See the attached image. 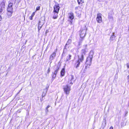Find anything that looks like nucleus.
Listing matches in <instances>:
<instances>
[{"mask_svg": "<svg viewBox=\"0 0 129 129\" xmlns=\"http://www.w3.org/2000/svg\"><path fill=\"white\" fill-rule=\"evenodd\" d=\"M71 42H72V40L71 39H69L68 42H67L65 46L66 47L67 46V45H69L71 43Z\"/></svg>", "mask_w": 129, "mask_h": 129, "instance_id": "obj_17", "label": "nucleus"}, {"mask_svg": "<svg viewBox=\"0 0 129 129\" xmlns=\"http://www.w3.org/2000/svg\"><path fill=\"white\" fill-rule=\"evenodd\" d=\"M57 51V49H56V51L54 52L50 56L49 60H51L54 59L55 57L56 56V52Z\"/></svg>", "mask_w": 129, "mask_h": 129, "instance_id": "obj_7", "label": "nucleus"}, {"mask_svg": "<svg viewBox=\"0 0 129 129\" xmlns=\"http://www.w3.org/2000/svg\"><path fill=\"white\" fill-rule=\"evenodd\" d=\"M65 69L64 68H63L61 72V75L62 76H64L65 73Z\"/></svg>", "mask_w": 129, "mask_h": 129, "instance_id": "obj_15", "label": "nucleus"}, {"mask_svg": "<svg viewBox=\"0 0 129 129\" xmlns=\"http://www.w3.org/2000/svg\"><path fill=\"white\" fill-rule=\"evenodd\" d=\"M45 112H46V113H48V109H46V110H45Z\"/></svg>", "mask_w": 129, "mask_h": 129, "instance_id": "obj_28", "label": "nucleus"}, {"mask_svg": "<svg viewBox=\"0 0 129 129\" xmlns=\"http://www.w3.org/2000/svg\"><path fill=\"white\" fill-rule=\"evenodd\" d=\"M93 51L91 50L90 53V55L87 57L86 63L87 65L90 66L91 64V62L93 57Z\"/></svg>", "mask_w": 129, "mask_h": 129, "instance_id": "obj_2", "label": "nucleus"}, {"mask_svg": "<svg viewBox=\"0 0 129 129\" xmlns=\"http://www.w3.org/2000/svg\"><path fill=\"white\" fill-rule=\"evenodd\" d=\"M77 1L79 4H82L84 3V1L82 0H78Z\"/></svg>", "mask_w": 129, "mask_h": 129, "instance_id": "obj_18", "label": "nucleus"}, {"mask_svg": "<svg viewBox=\"0 0 129 129\" xmlns=\"http://www.w3.org/2000/svg\"><path fill=\"white\" fill-rule=\"evenodd\" d=\"M33 17H32L31 16L30 17V19L31 20H32V19H33Z\"/></svg>", "mask_w": 129, "mask_h": 129, "instance_id": "obj_30", "label": "nucleus"}, {"mask_svg": "<svg viewBox=\"0 0 129 129\" xmlns=\"http://www.w3.org/2000/svg\"><path fill=\"white\" fill-rule=\"evenodd\" d=\"M35 12H33L32 14L31 15V16L32 17H33L35 14Z\"/></svg>", "mask_w": 129, "mask_h": 129, "instance_id": "obj_26", "label": "nucleus"}, {"mask_svg": "<svg viewBox=\"0 0 129 129\" xmlns=\"http://www.w3.org/2000/svg\"><path fill=\"white\" fill-rule=\"evenodd\" d=\"M68 77V83L69 85H71L73 84L74 82V76L72 75H70Z\"/></svg>", "mask_w": 129, "mask_h": 129, "instance_id": "obj_4", "label": "nucleus"}, {"mask_svg": "<svg viewBox=\"0 0 129 129\" xmlns=\"http://www.w3.org/2000/svg\"><path fill=\"white\" fill-rule=\"evenodd\" d=\"M2 20V18L1 15H0V21H1Z\"/></svg>", "mask_w": 129, "mask_h": 129, "instance_id": "obj_33", "label": "nucleus"}, {"mask_svg": "<svg viewBox=\"0 0 129 129\" xmlns=\"http://www.w3.org/2000/svg\"><path fill=\"white\" fill-rule=\"evenodd\" d=\"M96 20L98 23H101L102 22V14H101L99 13L97 14Z\"/></svg>", "mask_w": 129, "mask_h": 129, "instance_id": "obj_5", "label": "nucleus"}, {"mask_svg": "<svg viewBox=\"0 0 129 129\" xmlns=\"http://www.w3.org/2000/svg\"><path fill=\"white\" fill-rule=\"evenodd\" d=\"M44 25V23H42L40 21L39 22L38 26V28L39 32L40 30L41 29L42 26Z\"/></svg>", "mask_w": 129, "mask_h": 129, "instance_id": "obj_14", "label": "nucleus"}, {"mask_svg": "<svg viewBox=\"0 0 129 129\" xmlns=\"http://www.w3.org/2000/svg\"><path fill=\"white\" fill-rule=\"evenodd\" d=\"M56 77V75H55V74H54L52 76V78L53 79H54Z\"/></svg>", "mask_w": 129, "mask_h": 129, "instance_id": "obj_25", "label": "nucleus"}, {"mask_svg": "<svg viewBox=\"0 0 129 129\" xmlns=\"http://www.w3.org/2000/svg\"><path fill=\"white\" fill-rule=\"evenodd\" d=\"M115 38V36L114 35V34H113V35L112 36L110 37V41H112L114 40Z\"/></svg>", "mask_w": 129, "mask_h": 129, "instance_id": "obj_16", "label": "nucleus"}, {"mask_svg": "<svg viewBox=\"0 0 129 129\" xmlns=\"http://www.w3.org/2000/svg\"><path fill=\"white\" fill-rule=\"evenodd\" d=\"M71 56L70 55H69L67 57V58H66L67 61H68L71 59Z\"/></svg>", "mask_w": 129, "mask_h": 129, "instance_id": "obj_21", "label": "nucleus"}, {"mask_svg": "<svg viewBox=\"0 0 129 129\" xmlns=\"http://www.w3.org/2000/svg\"><path fill=\"white\" fill-rule=\"evenodd\" d=\"M13 5L12 3H9L7 8V10L13 11V8L12 7Z\"/></svg>", "mask_w": 129, "mask_h": 129, "instance_id": "obj_12", "label": "nucleus"}, {"mask_svg": "<svg viewBox=\"0 0 129 129\" xmlns=\"http://www.w3.org/2000/svg\"><path fill=\"white\" fill-rule=\"evenodd\" d=\"M86 52V50L85 49H82L81 51V56H78V58H82L83 59V56L84 55H85V53Z\"/></svg>", "mask_w": 129, "mask_h": 129, "instance_id": "obj_11", "label": "nucleus"}, {"mask_svg": "<svg viewBox=\"0 0 129 129\" xmlns=\"http://www.w3.org/2000/svg\"><path fill=\"white\" fill-rule=\"evenodd\" d=\"M111 18H112V19H113L112 17H111Z\"/></svg>", "mask_w": 129, "mask_h": 129, "instance_id": "obj_37", "label": "nucleus"}, {"mask_svg": "<svg viewBox=\"0 0 129 129\" xmlns=\"http://www.w3.org/2000/svg\"><path fill=\"white\" fill-rule=\"evenodd\" d=\"M13 12V11L7 10V14L8 17H10L12 16Z\"/></svg>", "mask_w": 129, "mask_h": 129, "instance_id": "obj_13", "label": "nucleus"}, {"mask_svg": "<svg viewBox=\"0 0 129 129\" xmlns=\"http://www.w3.org/2000/svg\"><path fill=\"white\" fill-rule=\"evenodd\" d=\"M83 60V59L82 58H78V60L75 64L76 68H77L79 67L80 64V62H82Z\"/></svg>", "mask_w": 129, "mask_h": 129, "instance_id": "obj_9", "label": "nucleus"}, {"mask_svg": "<svg viewBox=\"0 0 129 129\" xmlns=\"http://www.w3.org/2000/svg\"><path fill=\"white\" fill-rule=\"evenodd\" d=\"M86 30L85 28H81L79 31L80 39L79 42V45L80 46L81 43V41L85 37L86 33Z\"/></svg>", "mask_w": 129, "mask_h": 129, "instance_id": "obj_1", "label": "nucleus"}, {"mask_svg": "<svg viewBox=\"0 0 129 129\" xmlns=\"http://www.w3.org/2000/svg\"><path fill=\"white\" fill-rule=\"evenodd\" d=\"M57 14L58 13H56V14H54V15L53 17V18L54 19H55L57 18L58 16Z\"/></svg>", "mask_w": 129, "mask_h": 129, "instance_id": "obj_19", "label": "nucleus"}, {"mask_svg": "<svg viewBox=\"0 0 129 129\" xmlns=\"http://www.w3.org/2000/svg\"><path fill=\"white\" fill-rule=\"evenodd\" d=\"M69 19L71 20L70 21V22L71 24H72V20L74 19V14L72 13H70L69 14Z\"/></svg>", "mask_w": 129, "mask_h": 129, "instance_id": "obj_10", "label": "nucleus"}, {"mask_svg": "<svg viewBox=\"0 0 129 129\" xmlns=\"http://www.w3.org/2000/svg\"><path fill=\"white\" fill-rule=\"evenodd\" d=\"M50 107V106L49 105H48V106H47V107L46 108V109H48V108H49V107Z\"/></svg>", "mask_w": 129, "mask_h": 129, "instance_id": "obj_31", "label": "nucleus"}, {"mask_svg": "<svg viewBox=\"0 0 129 129\" xmlns=\"http://www.w3.org/2000/svg\"><path fill=\"white\" fill-rule=\"evenodd\" d=\"M127 67L128 68H129V63H128L127 64Z\"/></svg>", "mask_w": 129, "mask_h": 129, "instance_id": "obj_29", "label": "nucleus"}, {"mask_svg": "<svg viewBox=\"0 0 129 129\" xmlns=\"http://www.w3.org/2000/svg\"><path fill=\"white\" fill-rule=\"evenodd\" d=\"M58 70H56L55 71L54 74H55V75H56V74H57V72H58Z\"/></svg>", "mask_w": 129, "mask_h": 129, "instance_id": "obj_24", "label": "nucleus"}, {"mask_svg": "<svg viewBox=\"0 0 129 129\" xmlns=\"http://www.w3.org/2000/svg\"><path fill=\"white\" fill-rule=\"evenodd\" d=\"M128 80L129 81V75L128 76Z\"/></svg>", "mask_w": 129, "mask_h": 129, "instance_id": "obj_34", "label": "nucleus"}, {"mask_svg": "<svg viewBox=\"0 0 129 129\" xmlns=\"http://www.w3.org/2000/svg\"><path fill=\"white\" fill-rule=\"evenodd\" d=\"M63 89L64 92L66 94L68 95L70 93V91L71 90V88L70 86H69L68 85H66L64 86Z\"/></svg>", "mask_w": 129, "mask_h": 129, "instance_id": "obj_3", "label": "nucleus"}, {"mask_svg": "<svg viewBox=\"0 0 129 129\" xmlns=\"http://www.w3.org/2000/svg\"><path fill=\"white\" fill-rule=\"evenodd\" d=\"M73 50H74V49H73V50H71V51L72 52H73Z\"/></svg>", "mask_w": 129, "mask_h": 129, "instance_id": "obj_36", "label": "nucleus"}, {"mask_svg": "<svg viewBox=\"0 0 129 129\" xmlns=\"http://www.w3.org/2000/svg\"><path fill=\"white\" fill-rule=\"evenodd\" d=\"M40 6H38V7H37L36 8V11H37L39 10L40 9Z\"/></svg>", "mask_w": 129, "mask_h": 129, "instance_id": "obj_23", "label": "nucleus"}, {"mask_svg": "<svg viewBox=\"0 0 129 129\" xmlns=\"http://www.w3.org/2000/svg\"><path fill=\"white\" fill-rule=\"evenodd\" d=\"M60 9V7L58 5H55L54 7L53 12L56 13H58Z\"/></svg>", "mask_w": 129, "mask_h": 129, "instance_id": "obj_8", "label": "nucleus"}, {"mask_svg": "<svg viewBox=\"0 0 129 129\" xmlns=\"http://www.w3.org/2000/svg\"><path fill=\"white\" fill-rule=\"evenodd\" d=\"M15 1L16 0H10L9 2L12 3L13 4L15 3Z\"/></svg>", "mask_w": 129, "mask_h": 129, "instance_id": "obj_22", "label": "nucleus"}, {"mask_svg": "<svg viewBox=\"0 0 129 129\" xmlns=\"http://www.w3.org/2000/svg\"><path fill=\"white\" fill-rule=\"evenodd\" d=\"M5 6V4L4 2H2L0 3V14L3 12Z\"/></svg>", "mask_w": 129, "mask_h": 129, "instance_id": "obj_6", "label": "nucleus"}, {"mask_svg": "<svg viewBox=\"0 0 129 129\" xmlns=\"http://www.w3.org/2000/svg\"><path fill=\"white\" fill-rule=\"evenodd\" d=\"M109 129H113V127L112 126H111L110 127Z\"/></svg>", "mask_w": 129, "mask_h": 129, "instance_id": "obj_32", "label": "nucleus"}, {"mask_svg": "<svg viewBox=\"0 0 129 129\" xmlns=\"http://www.w3.org/2000/svg\"><path fill=\"white\" fill-rule=\"evenodd\" d=\"M48 73H49V72H50V70H49V68L48 70Z\"/></svg>", "mask_w": 129, "mask_h": 129, "instance_id": "obj_35", "label": "nucleus"}, {"mask_svg": "<svg viewBox=\"0 0 129 129\" xmlns=\"http://www.w3.org/2000/svg\"><path fill=\"white\" fill-rule=\"evenodd\" d=\"M84 47L85 49H86L87 47V45H86L84 46Z\"/></svg>", "mask_w": 129, "mask_h": 129, "instance_id": "obj_27", "label": "nucleus"}, {"mask_svg": "<svg viewBox=\"0 0 129 129\" xmlns=\"http://www.w3.org/2000/svg\"><path fill=\"white\" fill-rule=\"evenodd\" d=\"M47 89H48L47 88V90L45 92V93H44V92H43V93L42 94V97H43L44 96L46 95L47 93Z\"/></svg>", "mask_w": 129, "mask_h": 129, "instance_id": "obj_20", "label": "nucleus"}]
</instances>
